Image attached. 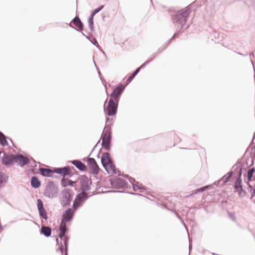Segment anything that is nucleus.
<instances>
[{"label": "nucleus", "instance_id": "9", "mask_svg": "<svg viewBox=\"0 0 255 255\" xmlns=\"http://www.w3.org/2000/svg\"><path fill=\"white\" fill-rule=\"evenodd\" d=\"M15 155L4 154L2 158V163L6 165H12L15 162Z\"/></svg>", "mask_w": 255, "mask_h": 255}, {"label": "nucleus", "instance_id": "15", "mask_svg": "<svg viewBox=\"0 0 255 255\" xmlns=\"http://www.w3.org/2000/svg\"><path fill=\"white\" fill-rule=\"evenodd\" d=\"M147 63H148L147 61L145 62L139 68H138L137 69H136V70L128 78L127 82L128 83H130L132 81L133 78L135 76V75L139 72L140 68L144 67Z\"/></svg>", "mask_w": 255, "mask_h": 255}, {"label": "nucleus", "instance_id": "23", "mask_svg": "<svg viewBox=\"0 0 255 255\" xmlns=\"http://www.w3.org/2000/svg\"><path fill=\"white\" fill-rule=\"evenodd\" d=\"M73 23L80 30H82L83 29V24L82 22L79 17H76L73 20Z\"/></svg>", "mask_w": 255, "mask_h": 255}, {"label": "nucleus", "instance_id": "7", "mask_svg": "<svg viewBox=\"0 0 255 255\" xmlns=\"http://www.w3.org/2000/svg\"><path fill=\"white\" fill-rule=\"evenodd\" d=\"M88 167L91 170V172L94 174H98L99 172L100 168L95 161L93 158H89L87 160Z\"/></svg>", "mask_w": 255, "mask_h": 255}, {"label": "nucleus", "instance_id": "27", "mask_svg": "<svg viewBox=\"0 0 255 255\" xmlns=\"http://www.w3.org/2000/svg\"><path fill=\"white\" fill-rule=\"evenodd\" d=\"M0 142L2 145H5L7 144V141L6 140L5 137L2 134L0 135Z\"/></svg>", "mask_w": 255, "mask_h": 255}, {"label": "nucleus", "instance_id": "24", "mask_svg": "<svg viewBox=\"0 0 255 255\" xmlns=\"http://www.w3.org/2000/svg\"><path fill=\"white\" fill-rule=\"evenodd\" d=\"M235 192L237 193L238 196L241 198H244L247 195V192L243 188L235 189Z\"/></svg>", "mask_w": 255, "mask_h": 255}, {"label": "nucleus", "instance_id": "11", "mask_svg": "<svg viewBox=\"0 0 255 255\" xmlns=\"http://www.w3.org/2000/svg\"><path fill=\"white\" fill-rule=\"evenodd\" d=\"M74 212L71 208L66 210L62 215V220L64 222H69L72 220Z\"/></svg>", "mask_w": 255, "mask_h": 255}, {"label": "nucleus", "instance_id": "20", "mask_svg": "<svg viewBox=\"0 0 255 255\" xmlns=\"http://www.w3.org/2000/svg\"><path fill=\"white\" fill-rule=\"evenodd\" d=\"M255 169L254 168L250 169L248 171L247 181L246 182L247 184L248 183H251V182L252 181L253 177L254 176V173L255 172Z\"/></svg>", "mask_w": 255, "mask_h": 255}, {"label": "nucleus", "instance_id": "16", "mask_svg": "<svg viewBox=\"0 0 255 255\" xmlns=\"http://www.w3.org/2000/svg\"><path fill=\"white\" fill-rule=\"evenodd\" d=\"M87 198V194L83 191V192L78 194L75 200V203H79L81 201L85 200Z\"/></svg>", "mask_w": 255, "mask_h": 255}, {"label": "nucleus", "instance_id": "4", "mask_svg": "<svg viewBox=\"0 0 255 255\" xmlns=\"http://www.w3.org/2000/svg\"><path fill=\"white\" fill-rule=\"evenodd\" d=\"M101 137L102 139V145L103 147L107 150H109L111 139V132L110 128H105Z\"/></svg>", "mask_w": 255, "mask_h": 255}, {"label": "nucleus", "instance_id": "2", "mask_svg": "<svg viewBox=\"0 0 255 255\" xmlns=\"http://www.w3.org/2000/svg\"><path fill=\"white\" fill-rule=\"evenodd\" d=\"M59 231L60 234L59 235V237L60 239V241L58 239H57L56 241L57 244H58L59 248L61 251L63 252L64 247L63 244H64L65 247H67V240L64 238L65 232L67 231L66 227V222L62 221L59 227Z\"/></svg>", "mask_w": 255, "mask_h": 255}, {"label": "nucleus", "instance_id": "30", "mask_svg": "<svg viewBox=\"0 0 255 255\" xmlns=\"http://www.w3.org/2000/svg\"><path fill=\"white\" fill-rule=\"evenodd\" d=\"M37 208L38 210L44 208L43 203L42 201L40 199L37 200Z\"/></svg>", "mask_w": 255, "mask_h": 255}, {"label": "nucleus", "instance_id": "25", "mask_svg": "<svg viewBox=\"0 0 255 255\" xmlns=\"http://www.w3.org/2000/svg\"><path fill=\"white\" fill-rule=\"evenodd\" d=\"M248 186L251 194V198H253L255 195V184L252 185L251 183H248Z\"/></svg>", "mask_w": 255, "mask_h": 255}, {"label": "nucleus", "instance_id": "31", "mask_svg": "<svg viewBox=\"0 0 255 255\" xmlns=\"http://www.w3.org/2000/svg\"><path fill=\"white\" fill-rule=\"evenodd\" d=\"M93 17H94V16H92V15H91V16L89 18V23L91 27H92L93 24H94Z\"/></svg>", "mask_w": 255, "mask_h": 255}, {"label": "nucleus", "instance_id": "32", "mask_svg": "<svg viewBox=\"0 0 255 255\" xmlns=\"http://www.w3.org/2000/svg\"><path fill=\"white\" fill-rule=\"evenodd\" d=\"M207 188H208L207 186H205V187H202L201 188L198 189L197 190V191L196 192V193H197V192H203L206 189H207Z\"/></svg>", "mask_w": 255, "mask_h": 255}, {"label": "nucleus", "instance_id": "1", "mask_svg": "<svg viewBox=\"0 0 255 255\" xmlns=\"http://www.w3.org/2000/svg\"><path fill=\"white\" fill-rule=\"evenodd\" d=\"M101 162L109 174L115 173V166L112 162L109 153L105 152L102 154Z\"/></svg>", "mask_w": 255, "mask_h": 255}, {"label": "nucleus", "instance_id": "5", "mask_svg": "<svg viewBox=\"0 0 255 255\" xmlns=\"http://www.w3.org/2000/svg\"><path fill=\"white\" fill-rule=\"evenodd\" d=\"M118 102L110 99L109 102L107 106L105 104L104 111L106 114L109 116H114L117 111Z\"/></svg>", "mask_w": 255, "mask_h": 255}, {"label": "nucleus", "instance_id": "3", "mask_svg": "<svg viewBox=\"0 0 255 255\" xmlns=\"http://www.w3.org/2000/svg\"><path fill=\"white\" fill-rule=\"evenodd\" d=\"M189 10L187 8L178 11L174 15V22L177 24L184 25L189 16Z\"/></svg>", "mask_w": 255, "mask_h": 255}, {"label": "nucleus", "instance_id": "21", "mask_svg": "<svg viewBox=\"0 0 255 255\" xmlns=\"http://www.w3.org/2000/svg\"><path fill=\"white\" fill-rule=\"evenodd\" d=\"M41 233L43 234L46 237L50 236L51 233V229L48 227L43 226L41 229Z\"/></svg>", "mask_w": 255, "mask_h": 255}, {"label": "nucleus", "instance_id": "13", "mask_svg": "<svg viewBox=\"0 0 255 255\" xmlns=\"http://www.w3.org/2000/svg\"><path fill=\"white\" fill-rule=\"evenodd\" d=\"M80 183L81 184V188L83 191H86L88 189V178L85 176H82L80 178Z\"/></svg>", "mask_w": 255, "mask_h": 255}, {"label": "nucleus", "instance_id": "29", "mask_svg": "<svg viewBox=\"0 0 255 255\" xmlns=\"http://www.w3.org/2000/svg\"><path fill=\"white\" fill-rule=\"evenodd\" d=\"M104 7V5H102L100 7H99V8H96L95 9L94 11H93V12H92L91 13V15H92V16H94V15L97 13H98L100 10H101Z\"/></svg>", "mask_w": 255, "mask_h": 255}, {"label": "nucleus", "instance_id": "12", "mask_svg": "<svg viewBox=\"0 0 255 255\" xmlns=\"http://www.w3.org/2000/svg\"><path fill=\"white\" fill-rule=\"evenodd\" d=\"M15 162L18 163L21 166H23L29 162V160L27 158L22 155H15Z\"/></svg>", "mask_w": 255, "mask_h": 255}, {"label": "nucleus", "instance_id": "22", "mask_svg": "<svg viewBox=\"0 0 255 255\" xmlns=\"http://www.w3.org/2000/svg\"><path fill=\"white\" fill-rule=\"evenodd\" d=\"M241 173L240 174V176L237 179L234 184V190L243 188L242 180L240 177Z\"/></svg>", "mask_w": 255, "mask_h": 255}, {"label": "nucleus", "instance_id": "8", "mask_svg": "<svg viewBox=\"0 0 255 255\" xmlns=\"http://www.w3.org/2000/svg\"><path fill=\"white\" fill-rule=\"evenodd\" d=\"M124 89V87L123 85H121L116 88L112 93L111 95L110 99L114 101H117L119 102V98L120 94Z\"/></svg>", "mask_w": 255, "mask_h": 255}, {"label": "nucleus", "instance_id": "6", "mask_svg": "<svg viewBox=\"0 0 255 255\" xmlns=\"http://www.w3.org/2000/svg\"><path fill=\"white\" fill-rule=\"evenodd\" d=\"M72 197L70 191L68 189L64 190L62 192L61 204L63 206H66L70 204Z\"/></svg>", "mask_w": 255, "mask_h": 255}, {"label": "nucleus", "instance_id": "33", "mask_svg": "<svg viewBox=\"0 0 255 255\" xmlns=\"http://www.w3.org/2000/svg\"><path fill=\"white\" fill-rule=\"evenodd\" d=\"M3 182V177L1 175H0V185Z\"/></svg>", "mask_w": 255, "mask_h": 255}, {"label": "nucleus", "instance_id": "28", "mask_svg": "<svg viewBox=\"0 0 255 255\" xmlns=\"http://www.w3.org/2000/svg\"><path fill=\"white\" fill-rule=\"evenodd\" d=\"M132 188L134 191H138L139 190H140L141 189H142V187L139 186L138 184H133L132 185Z\"/></svg>", "mask_w": 255, "mask_h": 255}, {"label": "nucleus", "instance_id": "14", "mask_svg": "<svg viewBox=\"0 0 255 255\" xmlns=\"http://www.w3.org/2000/svg\"><path fill=\"white\" fill-rule=\"evenodd\" d=\"M72 163L79 170L84 171L86 170V165L79 160H73Z\"/></svg>", "mask_w": 255, "mask_h": 255}, {"label": "nucleus", "instance_id": "26", "mask_svg": "<svg viewBox=\"0 0 255 255\" xmlns=\"http://www.w3.org/2000/svg\"><path fill=\"white\" fill-rule=\"evenodd\" d=\"M38 211L40 216L44 219L46 220L47 219V213L44 208L38 210Z\"/></svg>", "mask_w": 255, "mask_h": 255}, {"label": "nucleus", "instance_id": "19", "mask_svg": "<svg viewBox=\"0 0 255 255\" xmlns=\"http://www.w3.org/2000/svg\"><path fill=\"white\" fill-rule=\"evenodd\" d=\"M39 170L41 174L44 176L50 177L51 176L52 174L53 173V171L49 169L42 168H40Z\"/></svg>", "mask_w": 255, "mask_h": 255}, {"label": "nucleus", "instance_id": "10", "mask_svg": "<svg viewBox=\"0 0 255 255\" xmlns=\"http://www.w3.org/2000/svg\"><path fill=\"white\" fill-rule=\"evenodd\" d=\"M55 173L61 174L63 176L69 175L71 173V170L69 167H65L63 168H57L54 169Z\"/></svg>", "mask_w": 255, "mask_h": 255}, {"label": "nucleus", "instance_id": "18", "mask_svg": "<svg viewBox=\"0 0 255 255\" xmlns=\"http://www.w3.org/2000/svg\"><path fill=\"white\" fill-rule=\"evenodd\" d=\"M76 182L72 181L67 178H63L61 181V184L63 187H66L68 186H74V184Z\"/></svg>", "mask_w": 255, "mask_h": 255}, {"label": "nucleus", "instance_id": "17", "mask_svg": "<svg viewBox=\"0 0 255 255\" xmlns=\"http://www.w3.org/2000/svg\"><path fill=\"white\" fill-rule=\"evenodd\" d=\"M40 182L36 177L34 176L32 177L31 180V185L32 187L37 188L40 187Z\"/></svg>", "mask_w": 255, "mask_h": 255}]
</instances>
